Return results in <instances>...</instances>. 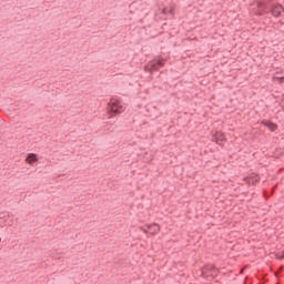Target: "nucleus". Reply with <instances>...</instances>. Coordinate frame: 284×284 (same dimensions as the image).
<instances>
[{
	"label": "nucleus",
	"mask_w": 284,
	"mask_h": 284,
	"mask_svg": "<svg viewBox=\"0 0 284 284\" xmlns=\"http://www.w3.org/2000/svg\"><path fill=\"white\" fill-rule=\"evenodd\" d=\"M257 182H258V178L250 179V180H248V183H257Z\"/></svg>",
	"instance_id": "9d476101"
},
{
	"label": "nucleus",
	"mask_w": 284,
	"mask_h": 284,
	"mask_svg": "<svg viewBox=\"0 0 284 284\" xmlns=\"http://www.w3.org/2000/svg\"><path fill=\"white\" fill-rule=\"evenodd\" d=\"M165 65V60H153L148 63V65L144 67L145 72H154V70H159V68H163Z\"/></svg>",
	"instance_id": "39448f33"
},
{
	"label": "nucleus",
	"mask_w": 284,
	"mask_h": 284,
	"mask_svg": "<svg viewBox=\"0 0 284 284\" xmlns=\"http://www.w3.org/2000/svg\"><path fill=\"white\" fill-rule=\"evenodd\" d=\"M217 274H219V268L212 264H209L202 268L203 278H210V276L214 278V276H216Z\"/></svg>",
	"instance_id": "20e7f679"
},
{
	"label": "nucleus",
	"mask_w": 284,
	"mask_h": 284,
	"mask_svg": "<svg viewBox=\"0 0 284 284\" xmlns=\"http://www.w3.org/2000/svg\"><path fill=\"white\" fill-rule=\"evenodd\" d=\"M108 109L112 114H123L125 112V106L123 105V102L116 98H112L110 102L108 103Z\"/></svg>",
	"instance_id": "f03ea898"
},
{
	"label": "nucleus",
	"mask_w": 284,
	"mask_h": 284,
	"mask_svg": "<svg viewBox=\"0 0 284 284\" xmlns=\"http://www.w3.org/2000/svg\"><path fill=\"white\" fill-rule=\"evenodd\" d=\"M252 11L257 17H261V14H272L275 19L284 17V8L276 3V0H257L253 4Z\"/></svg>",
	"instance_id": "f257e3e1"
},
{
	"label": "nucleus",
	"mask_w": 284,
	"mask_h": 284,
	"mask_svg": "<svg viewBox=\"0 0 284 284\" xmlns=\"http://www.w3.org/2000/svg\"><path fill=\"white\" fill-rule=\"evenodd\" d=\"M212 141L214 143H217V145H221V143L225 141V134H223L222 132H215L212 135Z\"/></svg>",
	"instance_id": "0eeeda50"
},
{
	"label": "nucleus",
	"mask_w": 284,
	"mask_h": 284,
	"mask_svg": "<svg viewBox=\"0 0 284 284\" xmlns=\"http://www.w3.org/2000/svg\"><path fill=\"white\" fill-rule=\"evenodd\" d=\"M38 162H39V158H37V154L29 153L27 155L26 163H28V165H34V163H38Z\"/></svg>",
	"instance_id": "6e6552de"
},
{
	"label": "nucleus",
	"mask_w": 284,
	"mask_h": 284,
	"mask_svg": "<svg viewBox=\"0 0 284 284\" xmlns=\"http://www.w3.org/2000/svg\"><path fill=\"white\" fill-rule=\"evenodd\" d=\"M160 226L159 224H146L144 225L143 232H145V234H156V232H159Z\"/></svg>",
	"instance_id": "423d86ee"
},
{
	"label": "nucleus",
	"mask_w": 284,
	"mask_h": 284,
	"mask_svg": "<svg viewBox=\"0 0 284 284\" xmlns=\"http://www.w3.org/2000/svg\"><path fill=\"white\" fill-rule=\"evenodd\" d=\"M262 125H265V128H268L271 132H276V130H278V126L274 122H270L267 120H263Z\"/></svg>",
	"instance_id": "1a4fd4ad"
},
{
	"label": "nucleus",
	"mask_w": 284,
	"mask_h": 284,
	"mask_svg": "<svg viewBox=\"0 0 284 284\" xmlns=\"http://www.w3.org/2000/svg\"><path fill=\"white\" fill-rule=\"evenodd\" d=\"M0 243H1V237H0Z\"/></svg>",
	"instance_id": "9b49d317"
},
{
	"label": "nucleus",
	"mask_w": 284,
	"mask_h": 284,
	"mask_svg": "<svg viewBox=\"0 0 284 284\" xmlns=\"http://www.w3.org/2000/svg\"><path fill=\"white\" fill-rule=\"evenodd\" d=\"M168 17H174V9L172 7L159 9L155 13L156 21H165Z\"/></svg>",
	"instance_id": "7ed1b4c3"
}]
</instances>
